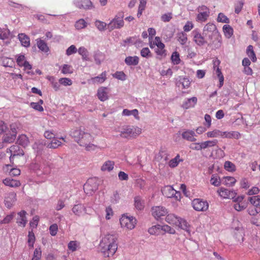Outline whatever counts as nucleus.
<instances>
[{"label":"nucleus","instance_id":"47","mask_svg":"<svg viewBox=\"0 0 260 260\" xmlns=\"http://www.w3.org/2000/svg\"><path fill=\"white\" fill-rule=\"evenodd\" d=\"M223 184L228 186H233L236 182V179L231 176L224 177L222 180Z\"/></svg>","mask_w":260,"mask_h":260},{"label":"nucleus","instance_id":"8","mask_svg":"<svg viewBox=\"0 0 260 260\" xmlns=\"http://www.w3.org/2000/svg\"><path fill=\"white\" fill-rule=\"evenodd\" d=\"M84 192L89 195H91L98 188V184L95 178H89L84 185Z\"/></svg>","mask_w":260,"mask_h":260},{"label":"nucleus","instance_id":"34","mask_svg":"<svg viewBox=\"0 0 260 260\" xmlns=\"http://www.w3.org/2000/svg\"><path fill=\"white\" fill-rule=\"evenodd\" d=\"M3 183L6 186L10 187H18L20 185V183L18 180L11 179L10 178H6L3 180Z\"/></svg>","mask_w":260,"mask_h":260},{"label":"nucleus","instance_id":"63","mask_svg":"<svg viewBox=\"0 0 260 260\" xmlns=\"http://www.w3.org/2000/svg\"><path fill=\"white\" fill-rule=\"evenodd\" d=\"M42 256L41 248H36L34 252L33 257L31 260H40Z\"/></svg>","mask_w":260,"mask_h":260},{"label":"nucleus","instance_id":"9","mask_svg":"<svg viewBox=\"0 0 260 260\" xmlns=\"http://www.w3.org/2000/svg\"><path fill=\"white\" fill-rule=\"evenodd\" d=\"M163 195L167 198H174L176 200L179 201L181 199V193L176 191L172 186L168 185L165 186L161 190Z\"/></svg>","mask_w":260,"mask_h":260},{"label":"nucleus","instance_id":"42","mask_svg":"<svg viewBox=\"0 0 260 260\" xmlns=\"http://www.w3.org/2000/svg\"><path fill=\"white\" fill-rule=\"evenodd\" d=\"M177 41L182 45H185L187 41V35L184 32H180L177 34Z\"/></svg>","mask_w":260,"mask_h":260},{"label":"nucleus","instance_id":"11","mask_svg":"<svg viewBox=\"0 0 260 260\" xmlns=\"http://www.w3.org/2000/svg\"><path fill=\"white\" fill-rule=\"evenodd\" d=\"M199 12L197 16V21L199 22L206 21L210 14L209 9L206 6L202 5L198 8Z\"/></svg>","mask_w":260,"mask_h":260},{"label":"nucleus","instance_id":"36","mask_svg":"<svg viewBox=\"0 0 260 260\" xmlns=\"http://www.w3.org/2000/svg\"><path fill=\"white\" fill-rule=\"evenodd\" d=\"M140 131H121L120 135L123 138L129 139L140 134Z\"/></svg>","mask_w":260,"mask_h":260},{"label":"nucleus","instance_id":"58","mask_svg":"<svg viewBox=\"0 0 260 260\" xmlns=\"http://www.w3.org/2000/svg\"><path fill=\"white\" fill-rule=\"evenodd\" d=\"M217 21L218 22H222L225 23H229L230 19L223 13H220L218 15Z\"/></svg>","mask_w":260,"mask_h":260},{"label":"nucleus","instance_id":"35","mask_svg":"<svg viewBox=\"0 0 260 260\" xmlns=\"http://www.w3.org/2000/svg\"><path fill=\"white\" fill-rule=\"evenodd\" d=\"M148 232L150 235H161V225L160 224H156L152 226L151 228H149L148 230Z\"/></svg>","mask_w":260,"mask_h":260},{"label":"nucleus","instance_id":"21","mask_svg":"<svg viewBox=\"0 0 260 260\" xmlns=\"http://www.w3.org/2000/svg\"><path fill=\"white\" fill-rule=\"evenodd\" d=\"M31 168L36 171L38 176L42 174H47L50 172V168L48 166H41L38 164H35L31 166Z\"/></svg>","mask_w":260,"mask_h":260},{"label":"nucleus","instance_id":"28","mask_svg":"<svg viewBox=\"0 0 260 260\" xmlns=\"http://www.w3.org/2000/svg\"><path fill=\"white\" fill-rule=\"evenodd\" d=\"M9 133H7L4 136L3 140L5 142L12 143L14 141L16 138V131H8Z\"/></svg>","mask_w":260,"mask_h":260},{"label":"nucleus","instance_id":"55","mask_svg":"<svg viewBox=\"0 0 260 260\" xmlns=\"http://www.w3.org/2000/svg\"><path fill=\"white\" fill-rule=\"evenodd\" d=\"M35 242V234L32 232H29L28 234V245L29 248H31L34 247V244Z\"/></svg>","mask_w":260,"mask_h":260},{"label":"nucleus","instance_id":"16","mask_svg":"<svg viewBox=\"0 0 260 260\" xmlns=\"http://www.w3.org/2000/svg\"><path fill=\"white\" fill-rule=\"evenodd\" d=\"M10 152L11 156H10V160L11 162H13V158L16 156H22L24 152L22 149H20L18 145H13L7 150V152Z\"/></svg>","mask_w":260,"mask_h":260},{"label":"nucleus","instance_id":"5","mask_svg":"<svg viewBox=\"0 0 260 260\" xmlns=\"http://www.w3.org/2000/svg\"><path fill=\"white\" fill-rule=\"evenodd\" d=\"M207 135L208 137H225L238 139L240 136L238 131H209Z\"/></svg>","mask_w":260,"mask_h":260},{"label":"nucleus","instance_id":"17","mask_svg":"<svg viewBox=\"0 0 260 260\" xmlns=\"http://www.w3.org/2000/svg\"><path fill=\"white\" fill-rule=\"evenodd\" d=\"M244 197L242 196H240L235 197L233 199V201L235 202L234 205V208L237 211H241L246 208V205L243 202Z\"/></svg>","mask_w":260,"mask_h":260},{"label":"nucleus","instance_id":"41","mask_svg":"<svg viewBox=\"0 0 260 260\" xmlns=\"http://www.w3.org/2000/svg\"><path fill=\"white\" fill-rule=\"evenodd\" d=\"M29 140L27 137L25 135H21L19 136L17 143L19 145L25 147L27 146L29 143Z\"/></svg>","mask_w":260,"mask_h":260},{"label":"nucleus","instance_id":"38","mask_svg":"<svg viewBox=\"0 0 260 260\" xmlns=\"http://www.w3.org/2000/svg\"><path fill=\"white\" fill-rule=\"evenodd\" d=\"M179 218L174 214H169L166 217V221L170 224L176 225Z\"/></svg>","mask_w":260,"mask_h":260},{"label":"nucleus","instance_id":"45","mask_svg":"<svg viewBox=\"0 0 260 260\" xmlns=\"http://www.w3.org/2000/svg\"><path fill=\"white\" fill-rule=\"evenodd\" d=\"M122 115H124V116L133 115L135 118H136V119L139 118V117H138L139 112H138V110H137V109H134L132 110H128L126 109H124L122 111Z\"/></svg>","mask_w":260,"mask_h":260},{"label":"nucleus","instance_id":"62","mask_svg":"<svg viewBox=\"0 0 260 260\" xmlns=\"http://www.w3.org/2000/svg\"><path fill=\"white\" fill-rule=\"evenodd\" d=\"M61 73L64 75L71 74L73 73V69L71 66L64 64L62 66Z\"/></svg>","mask_w":260,"mask_h":260},{"label":"nucleus","instance_id":"54","mask_svg":"<svg viewBox=\"0 0 260 260\" xmlns=\"http://www.w3.org/2000/svg\"><path fill=\"white\" fill-rule=\"evenodd\" d=\"M203 149H206L216 145L217 141L215 139L211 141H206L201 142Z\"/></svg>","mask_w":260,"mask_h":260},{"label":"nucleus","instance_id":"39","mask_svg":"<svg viewBox=\"0 0 260 260\" xmlns=\"http://www.w3.org/2000/svg\"><path fill=\"white\" fill-rule=\"evenodd\" d=\"M78 53L82 56L83 60L88 61L89 60V52L84 47H80L78 49Z\"/></svg>","mask_w":260,"mask_h":260},{"label":"nucleus","instance_id":"27","mask_svg":"<svg viewBox=\"0 0 260 260\" xmlns=\"http://www.w3.org/2000/svg\"><path fill=\"white\" fill-rule=\"evenodd\" d=\"M124 62L127 66H136L139 62V58L137 56H129L125 58Z\"/></svg>","mask_w":260,"mask_h":260},{"label":"nucleus","instance_id":"10","mask_svg":"<svg viewBox=\"0 0 260 260\" xmlns=\"http://www.w3.org/2000/svg\"><path fill=\"white\" fill-rule=\"evenodd\" d=\"M193 42L198 46H202L208 44V41L205 39V36L202 35L199 29H195L191 32Z\"/></svg>","mask_w":260,"mask_h":260},{"label":"nucleus","instance_id":"52","mask_svg":"<svg viewBox=\"0 0 260 260\" xmlns=\"http://www.w3.org/2000/svg\"><path fill=\"white\" fill-rule=\"evenodd\" d=\"M135 206L138 210H141L144 208V203L142 201L140 196H137L135 198Z\"/></svg>","mask_w":260,"mask_h":260},{"label":"nucleus","instance_id":"49","mask_svg":"<svg viewBox=\"0 0 260 260\" xmlns=\"http://www.w3.org/2000/svg\"><path fill=\"white\" fill-rule=\"evenodd\" d=\"M161 230L162 233L161 235H164L165 233L174 234L176 233L175 230L173 228L167 224L161 225Z\"/></svg>","mask_w":260,"mask_h":260},{"label":"nucleus","instance_id":"31","mask_svg":"<svg viewBox=\"0 0 260 260\" xmlns=\"http://www.w3.org/2000/svg\"><path fill=\"white\" fill-rule=\"evenodd\" d=\"M18 36L22 46L24 47L30 46V39L27 35L24 34H19Z\"/></svg>","mask_w":260,"mask_h":260},{"label":"nucleus","instance_id":"33","mask_svg":"<svg viewBox=\"0 0 260 260\" xmlns=\"http://www.w3.org/2000/svg\"><path fill=\"white\" fill-rule=\"evenodd\" d=\"M183 159L180 157L179 154H177L174 158L168 161V166L171 168H174L178 166L180 162H182Z\"/></svg>","mask_w":260,"mask_h":260},{"label":"nucleus","instance_id":"53","mask_svg":"<svg viewBox=\"0 0 260 260\" xmlns=\"http://www.w3.org/2000/svg\"><path fill=\"white\" fill-rule=\"evenodd\" d=\"M94 24L96 27L100 31H102L105 30L107 27L108 29V24L103 21L97 20L95 21Z\"/></svg>","mask_w":260,"mask_h":260},{"label":"nucleus","instance_id":"19","mask_svg":"<svg viewBox=\"0 0 260 260\" xmlns=\"http://www.w3.org/2000/svg\"><path fill=\"white\" fill-rule=\"evenodd\" d=\"M74 3L79 9H91L92 8V4L90 0H74Z\"/></svg>","mask_w":260,"mask_h":260},{"label":"nucleus","instance_id":"29","mask_svg":"<svg viewBox=\"0 0 260 260\" xmlns=\"http://www.w3.org/2000/svg\"><path fill=\"white\" fill-rule=\"evenodd\" d=\"M182 137L184 139L189 141L193 142L196 140L194 131H184L182 134Z\"/></svg>","mask_w":260,"mask_h":260},{"label":"nucleus","instance_id":"7","mask_svg":"<svg viewBox=\"0 0 260 260\" xmlns=\"http://www.w3.org/2000/svg\"><path fill=\"white\" fill-rule=\"evenodd\" d=\"M136 219L133 216H127L123 215L120 218L121 227L125 228L128 230L133 229L136 226Z\"/></svg>","mask_w":260,"mask_h":260},{"label":"nucleus","instance_id":"43","mask_svg":"<svg viewBox=\"0 0 260 260\" xmlns=\"http://www.w3.org/2000/svg\"><path fill=\"white\" fill-rule=\"evenodd\" d=\"M36 41L38 47L40 50L44 52H47L49 51V48L44 41L41 39H37Z\"/></svg>","mask_w":260,"mask_h":260},{"label":"nucleus","instance_id":"2","mask_svg":"<svg viewBox=\"0 0 260 260\" xmlns=\"http://www.w3.org/2000/svg\"><path fill=\"white\" fill-rule=\"evenodd\" d=\"M70 135L81 146L85 147L87 151H93L97 146L90 143L93 138L91 135L85 131H70Z\"/></svg>","mask_w":260,"mask_h":260},{"label":"nucleus","instance_id":"50","mask_svg":"<svg viewBox=\"0 0 260 260\" xmlns=\"http://www.w3.org/2000/svg\"><path fill=\"white\" fill-rule=\"evenodd\" d=\"M248 201L254 207H260V196L257 195L250 197Z\"/></svg>","mask_w":260,"mask_h":260},{"label":"nucleus","instance_id":"59","mask_svg":"<svg viewBox=\"0 0 260 260\" xmlns=\"http://www.w3.org/2000/svg\"><path fill=\"white\" fill-rule=\"evenodd\" d=\"M10 35V31L7 28H0V39L5 40L8 38Z\"/></svg>","mask_w":260,"mask_h":260},{"label":"nucleus","instance_id":"4","mask_svg":"<svg viewBox=\"0 0 260 260\" xmlns=\"http://www.w3.org/2000/svg\"><path fill=\"white\" fill-rule=\"evenodd\" d=\"M56 131H45L44 133V137L50 140V142L48 144V146L51 148H56L59 146L62 141H64L63 137H59L56 134Z\"/></svg>","mask_w":260,"mask_h":260},{"label":"nucleus","instance_id":"23","mask_svg":"<svg viewBox=\"0 0 260 260\" xmlns=\"http://www.w3.org/2000/svg\"><path fill=\"white\" fill-rule=\"evenodd\" d=\"M108 93L109 92L107 87H101L98 90L97 96L101 101L104 102L108 99Z\"/></svg>","mask_w":260,"mask_h":260},{"label":"nucleus","instance_id":"30","mask_svg":"<svg viewBox=\"0 0 260 260\" xmlns=\"http://www.w3.org/2000/svg\"><path fill=\"white\" fill-rule=\"evenodd\" d=\"M93 58L95 63L100 65L105 59L104 54L99 50L95 51L93 53Z\"/></svg>","mask_w":260,"mask_h":260},{"label":"nucleus","instance_id":"20","mask_svg":"<svg viewBox=\"0 0 260 260\" xmlns=\"http://www.w3.org/2000/svg\"><path fill=\"white\" fill-rule=\"evenodd\" d=\"M178 220L179 221L177 222L176 225L185 231L188 236H190L191 234V231L190 230V225L184 219L180 217Z\"/></svg>","mask_w":260,"mask_h":260},{"label":"nucleus","instance_id":"51","mask_svg":"<svg viewBox=\"0 0 260 260\" xmlns=\"http://www.w3.org/2000/svg\"><path fill=\"white\" fill-rule=\"evenodd\" d=\"M224 168L226 171L230 172H234L236 170V166L230 161H225Z\"/></svg>","mask_w":260,"mask_h":260},{"label":"nucleus","instance_id":"25","mask_svg":"<svg viewBox=\"0 0 260 260\" xmlns=\"http://www.w3.org/2000/svg\"><path fill=\"white\" fill-rule=\"evenodd\" d=\"M16 193L13 192L7 194L5 199V204L7 208H10L12 206L16 201Z\"/></svg>","mask_w":260,"mask_h":260},{"label":"nucleus","instance_id":"64","mask_svg":"<svg viewBox=\"0 0 260 260\" xmlns=\"http://www.w3.org/2000/svg\"><path fill=\"white\" fill-rule=\"evenodd\" d=\"M65 200L59 199L55 205V209L57 211H60L65 207Z\"/></svg>","mask_w":260,"mask_h":260},{"label":"nucleus","instance_id":"6","mask_svg":"<svg viewBox=\"0 0 260 260\" xmlns=\"http://www.w3.org/2000/svg\"><path fill=\"white\" fill-rule=\"evenodd\" d=\"M123 14H119L108 24V29L111 31L115 29H120L124 26Z\"/></svg>","mask_w":260,"mask_h":260},{"label":"nucleus","instance_id":"57","mask_svg":"<svg viewBox=\"0 0 260 260\" xmlns=\"http://www.w3.org/2000/svg\"><path fill=\"white\" fill-rule=\"evenodd\" d=\"M210 183L215 186H219L221 184V181L217 175H212L210 179Z\"/></svg>","mask_w":260,"mask_h":260},{"label":"nucleus","instance_id":"61","mask_svg":"<svg viewBox=\"0 0 260 260\" xmlns=\"http://www.w3.org/2000/svg\"><path fill=\"white\" fill-rule=\"evenodd\" d=\"M87 26L86 22L83 19H80L76 21L75 26L77 29H80L86 27Z\"/></svg>","mask_w":260,"mask_h":260},{"label":"nucleus","instance_id":"12","mask_svg":"<svg viewBox=\"0 0 260 260\" xmlns=\"http://www.w3.org/2000/svg\"><path fill=\"white\" fill-rule=\"evenodd\" d=\"M192 204L193 209L198 211H206L209 208V204L207 201L200 199H194Z\"/></svg>","mask_w":260,"mask_h":260},{"label":"nucleus","instance_id":"26","mask_svg":"<svg viewBox=\"0 0 260 260\" xmlns=\"http://www.w3.org/2000/svg\"><path fill=\"white\" fill-rule=\"evenodd\" d=\"M115 166V162L113 160H108L105 161L101 167L102 172H110L112 171Z\"/></svg>","mask_w":260,"mask_h":260},{"label":"nucleus","instance_id":"48","mask_svg":"<svg viewBox=\"0 0 260 260\" xmlns=\"http://www.w3.org/2000/svg\"><path fill=\"white\" fill-rule=\"evenodd\" d=\"M80 247V243L77 241H71L68 244V248L72 252L76 251Z\"/></svg>","mask_w":260,"mask_h":260},{"label":"nucleus","instance_id":"14","mask_svg":"<svg viewBox=\"0 0 260 260\" xmlns=\"http://www.w3.org/2000/svg\"><path fill=\"white\" fill-rule=\"evenodd\" d=\"M72 211L74 214L80 217L86 213V207L82 204L77 201L73 206Z\"/></svg>","mask_w":260,"mask_h":260},{"label":"nucleus","instance_id":"22","mask_svg":"<svg viewBox=\"0 0 260 260\" xmlns=\"http://www.w3.org/2000/svg\"><path fill=\"white\" fill-rule=\"evenodd\" d=\"M176 85L178 87H182V88H187L190 84L189 79L184 76H179L176 79Z\"/></svg>","mask_w":260,"mask_h":260},{"label":"nucleus","instance_id":"60","mask_svg":"<svg viewBox=\"0 0 260 260\" xmlns=\"http://www.w3.org/2000/svg\"><path fill=\"white\" fill-rule=\"evenodd\" d=\"M171 60L174 64H178L180 62L179 54L175 51L173 52L171 55Z\"/></svg>","mask_w":260,"mask_h":260},{"label":"nucleus","instance_id":"1","mask_svg":"<svg viewBox=\"0 0 260 260\" xmlns=\"http://www.w3.org/2000/svg\"><path fill=\"white\" fill-rule=\"evenodd\" d=\"M99 246L100 251L104 257H112L118 248L117 237L111 234L105 235L101 240Z\"/></svg>","mask_w":260,"mask_h":260},{"label":"nucleus","instance_id":"15","mask_svg":"<svg viewBox=\"0 0 260 260\" xmlns=\"http://www.w3.org/2000/svg\"><path fill=\"white\" fill-rule=\"evenodd\" d=\"M167 213V209L162 206H156L152 209V215L156 220L161 218L162 216H165Z\"/></svg>","mask_w":260,"mask_h":260},{"label":"nucleus","instance_id":"13","mask_svg":"<svg viewBox=\"0 0 260 260\" xmlns=\"http://www.w3.org/2000/svg\"><path fill=\"white\" fill-rule=\"evenodd\" d=\"M217 192L220 197L224 199H232L233 200L237 196L235 190H229L223 187H220L217 190Z\"/></svg>","mask_w":260,"mask_h":260},{"label":"nucleus","instance_id":"32","mask_svg":"<svg viewBox=\"0 0 260 260\" xmlns=\"http://www.w3.org/2000/svg\"><path fill=\"white\" fill-rule=\"evenodd\" d=\"M106 76V72L105 71L102 72L99 76L91 78L90 80L93 84L102 83L106 80L107 78Z\"/></svg>","mask_w":260,"mask_h":260},{"label":"nucleus","instance_id":"37","mask_svg":"<svg viewBox=\"0 0 260 260\" xmlns=\"http://www.w3.org/2000/svg\"><path fill=\"white\" fill-rule=\"evenodd\" d=\"M0 62L5 67L12 68L14 64L13 59L5 56H3L0 58Z\"/></svg>","mask_w":260,"mask_h":260},{"label":"nucleus","instance_id":"40","mask_svg":"<svg viewBox=\"0 0 260 260\" xmlns=\"http://www.w3.org/2000/svg\"><path fill=\"white\" fill-rule=\"evenodd\" d=\"M246 53L248 56L251 59L252 61L255 62L257 60L256 55L253 50V47L252 45H249L246 49Z\"/></svg>","mask_w":260,"mask_h":260},{"label":"nucleus","instance_id":"24","mask_svg":"<svg viewBox=\"0 0 260 260\" xmlns=\"http://www.w3.org/2000/svg\"><path fill=\"white\" fill-rule=\"evenodd\" d=\"M26 212L22 210L18 213V217L17 218V223L19 226L24 228L27 223V218L26 217Z\"/></svg>","mask_w":260,"mask_h":260},{"label":"nucleus","instance_id":"56","mask_svg":"<svg viewBox=\"0 0 260 260\" xmlns=\"http://www.w3.org/2000/svg\"><path fill=\"white\" fill-rule=\"evenodd\" d=\"M215 72V74L217 75V77L219 78V87L220 88L222 86L223 84V81H224V77L223 75L222 74V73L220 71V70L219 69V67H217V68L215 69V70H214Z\"/></svg>","mask_w":260,"mask_h":260},{"label":"nucleus","instance_id":"18","mask_svg":"<svg viewBox=\"0 0 260 260\" xmlns=\"http://www.w3.org/2000/svg\"><path fill=\"white\" fill-rule=\"evenodd\" d=\"M198 99L196 96L190 98H186L184 100L181 107L184 109H188L193 108L197 104Z\"/></svg>","mask_w":260,"mask_h":260},{"label":"nucleus","instance_id":"44","mask_svg":"<svg viewBox=\"0 0 260 260\" xmlns=\"http://www.w3.org/2000/svg\"><path fill=\"white\" fill-rule=\"evenodd\" d=\"M223 31L225 37L228 39L230 38L233 35V29L229 25H224L223 26Z\"/></svg>","mask_w":260,"mask_h":260},{"label":"nucleus","instance_id":"46","mask_svg":"<svg viewBox=\"0 0 260 260\" xmlns=\"http://www.w3.org/2000/svg\"><path fill=\"white\" fill-rule=\"evenodd\" d=\"M48 79L50 82L52 87L55 91H58L60 89V83H59V80L57 81L53 76L49 77Z\"/></svg>","mask_w":260,"mask_h":260},{"label":"nucleus","instance_id":"3","mask_svg":"<svg viewBox=\"0 0 260 260\" xmlns=\"http://www.w3.org/2000/svg\"><path fill=\"white\" fill-rule=\"evenodd\" d=\"M203 35L207 37L208 40L210 41L208 43L209 45L212 44L211 42L213 39V37L215 36L217 37V40L219 43V45H218L217 47L220 46L221 38L219 37L216 26L214 24L208 23L205 25L203 28Z\"/></svg>","mask_w":260,"mask_h":260}]
</instances>
